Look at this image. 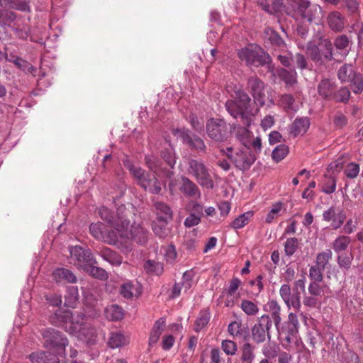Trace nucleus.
I'll use <instances>...</instances> for the list:
<instances>
[{
    "label": "nucleus",
    "mask_w": 363,
    "mask_h": 363,
    "mask_svg": "<svg viewBox=\"0 0 363 363\" xmlns=\"http://www.w3.org/2000/svg\"><path fill=\"white\" fill-rule=\"evenodd\" d=\"M103 259L113 265H120L122 263V257L116 252L109 248H104L100 252Z\"/></svg>",
    "instance_id": "4c0bfd02"
},
{
    "label": "nucleus",
    "mask_w": 363,
    "mask_h": 363,
    "mask_svg": "<svg viewBox=\"0 0 363 363\" xmlns=\"http://www.w3.org/2000/svg\"><path fill=\"white\" fill-rule=\"evenodd\" d=\"M278 76L287 85H293L296 82V72L295 70L289 71L286 69H281L278 72Z\"/></svg>",
    "instance_id": "de8ad7c7"
},
{
    "label": "nucleus",
    "mask_w": 363,
    "mask_h": 363,
    "mask_svg": "<svg viewBox=\"0 0 363 363\" xmlns=\"http://www.w3.org/2000/svg\"><path fill=\"white\" fill-rule=\"evenodd\" d=\"M221 349L227 355L233 356L236 354L238 347L234 341L225 340L221 342Z\"/></svg>",
    "instance_id": "0e129e2a"
},
{
    "label": "nucleus",
    "mask_w": 363,
    "mask_h": 363,
    "mask_svg": "<svg viewBox=\"0 0 363 363\" xmlns=\"http://www.w3.org/2000/svg\"><path fill=\"white\" fill-rule=\"evenodd\" d=\"M359 165L355 162L347 164L345 168L344 174L349 179L356 178L359 173Z\"/></svg>",
    "instance_id": "e2e57ef3"
},
{
    "label": "nucleus",
    "mask_w": 363,
    "mask_h": 363,
    "mask_svg": "<svg viewBox=\"0 0 363 363\" xmlns=\"http://www.w3.org/2000/svg\"><path fill=\"white\" fill-rule=\"evenodd\" d=\"M127 167L136 180L137 184L142 188L155 194L160 193L161 184L154 174L147 173L141 167L133 164H128Z\"/></svg>",
    "instance_id": "20e7f679"
},
{
    "label": "nucleus",
    "mask_w": 363,
    "mask_h": 363,
    "mask_svg": "<svg viewBox=\"0 0 363 363\" xmlns=\"http://www.w3.org/2000/svg\"><path fill=\"white\" fill-rule=\"evenodd\" d=\"M181 191L191 197L199 198L201 196V192L198 186L188 178L182 179Z\"/></svg>",
    "instance_id": "cd10ccee"
},
{
    "label": "nucleus",
    "mask_w": 363,
    "mask_h": 363,
    "mask_svg": "<svg viewBox=\"0 0 363 363\" xmlns=\"http://www.w3.org/2000/svg\"><path fill=\"white\" fill-rule=\"evenodd\" d=\"M162 157L170 168L174 167L176 163V158L174 151L171 146L162 152Z\"/></svg>",
    "instance_id": "bf43d9fd"
},
{
    "label": "nucleus",
    "mask_w": 363,
    "mask_h": 363,
    "mask_svg": "<svg viewBox=\"0 0 363 363\" xmlns=\"http://www.w3.org/2000/svg\"><path fill=\"white\" fill-rule=\"evenodd\" d=\"M352 86V91L354 94H359L363 91V76L359 72L354 74L350 82Z\"/></svg>",
    "instance_id": "4d7b16f0"
},
{
    "label": "nucleus",
    "mask_w": 363,
    "mask_h": 363,
    "mask_svg": "<svg viewBox=\"0 0 363 363\" xmlns=\"http://www.w3.org/2000/svg\"><path fill=\"white\" fill-rule=\"evenodd\" d=\"M279 295L289 309L294 308L299 311L301 309V292L296 291L291 295V289L289 284H282L279 289Z\"/></svg>",
    "instance_id": "dca6fc26"
},
{
    "label": "nucleus",
    "mask_w": 363,
    "mask_h": 363,
    "mask_svg": "<svg viewBox=\"0 0 363 363\" xmlns=\"http://www.w3.org/2000/svg\"><path fill=\"white\" fill-rule=\"evenodd\" d=\"M265 37L270 41L272 45L279 48L285 45L284 41L279 35L271 28H267L264 30Z\"/></svg>",
    "instance_id": "49530a36"
},
{
    "label": "nucleus",
    "mask_w": 363,
    "mask_h": 363,
    "mask_svg": "<svg viewBox=\"0 0 363 363\" xmlns=\"http://www.w3.org/2000/svg\"><path fill=\"white\" fill-rule=\"evenodd\" d=\"M91 234L96 239L104 240L109 244H117L119 242L118 232L113 230L106 233V229L102 223L91 224L89 227Z\"/></svg>",
    "instance_id": "f8f14e48"
},
{
    "label": "nucleus",
    "mask_w": 363,
    "mask_h": 363,
    "mask_svg": "<svg viewBox=\"0 0 363 363\" xmlns=\"http://www.w3.org/2000/svg\"><path fill=\"white\" fill-rule=\"evenodd\" d=\"M284 2H273L272 5L270 6L267 3L266 0H259L258 5L266 12L273 14L280 11L281 6Z\"/></svg>",
    "instance_id": "864d4df0"
},
{
    "label": "nucleus",
    "mask_w": 363,
    "mask_h": 363,
    "mask_svg": "<svg viewBox=\"0 0 363 363\" xmlns=\"http://www.w3.org/2000/svg\"><path fill=\"white\" fill-rule=\"evenodd\" d=\"M241 285V281L237 278L234 277L231 279L229 286L227 289L228 296L231 298V300L227 299L225 302V306L228 307H232L234 305L233 298L238 299L239 298V294H236V291L238 289L239 286Z\"/></svg>",
    "instance_id": "c756f323"
},
{
    "label": "nucleus",
    "mask_w": 363,
    "mask_h": 363,
    "mask_svg": "<svg viewBox=\"0 0 363 363\" xmlns=\"http://www.w3.org/2000/svg\"><path fill=\"white\" fill-rule=\"evenodd\" d=\"M247 89L251 93L255 106L260 108L265 104L264 84L257 77H251L247 80Z\"/></svg>",
    "instance_id": "9b49d317"
},
{
    "label": "nucleus",
    "mask_w": 363,
    "mask_h": 363,
    "mask_svg": "<svg viewBox=\"0 0 363 363\" xmlns=\"http://www.w3.org/2000/svg\"><path fill=\"white\" fill-rule=\"evenodd\" d=\"M170 220L165 219H156L152 225V230L156 235L160 238L167 237L169 233L170 229L168 227V223Z\"/></svg>",
    "instance_id": "7c9ffc66"
},
{
    "label": "nucleus",
    "mask_w": 363,
    "mask_h": 363,
    "mask_svg": "<svg viewBox=\"0 0 363 363\" xmlns=\"http://www.w3.org/2000/svg\"><path fill=\"white\" fill-rule=\"evenodd\" d=\"M239 58L248 66L259 67L269 61V56L257 45L251 44L239 50Z\"/></svg>",
    "instance_id": "7ed1b4c3"
},
{
    "label": "nucleus",
    "mask_w": 363,
    "mask_h": 363,
    "mask_svg": "<svg viewBox=\"0 0 363 363\" xmlns=\"http://www.w3.org/2000/svg\"><path fill=\"white\" fill-rule=\"evenodd\" d=\"M189 174L192 175L202 187L213 189V180L206 165L198 160H190L188 167Z\"/></svg>",
    "instance_id": "423d86ee"
},
{
    "label": "nucleus",
    "mask_w": 363,
    "mask_h": 363,
    "mask_svg": "<svg viewBox=\"0 0 363 363\" xmlns=\"http://www.w3.org/2000/svg\"><path fill=\"white\" fill-rule=\"evenodd\" d=\"M305 52L315 65L321 66L325 61H330L333 59V45L328 40H324L319 47L309 43L306 46Z\"/></svg>",
    "instance_id": "39448f33"
},
{
    "label": "nucleus",
    "mask_w": 363,
    "mask_h": 363,
    "mask_svg": "<svg viewBox=\"0 0 363 363\" xmlns=\"http://www.w3.org/2000/svg\"><path fill=\"white\" fill-rule=\"evenodd\" d=\"M336 189V180L333 177H325L322 191L325 194L333 193Z\"/></svg>",
    "instance_id": "774afa93"
},
{
    "label": "nucleus",
    "mask_w": 363,
    "mask_h": 363,
    "mask_svg": "<svg viewBox=\"0 0 363 363\" xmlns=\"http://www.w3.org/2000/svg\"><path fill=\"white\" fill-rule=\"evenodd\" d=\"M357 72L351 65L345 64L339 69L337 77L342 83L350 82Z\"/></svg>",
    "instance_id": "72a5a7b5"
},
{
    "label": "nucleus",
    "mask_w": 363,
    "mask_h": 363,
    "mask_svg": "<svg viewBox=\"0 0 363 363\" xmlns=\"http://www.w3.org/2000/svg\"><path fill=\"white\" fill-rule=\"evenodd\" d=\"M321 14V8L317 5H312L308 9L307 12L303 14V18L308 22H312L320 18Z\"/></svg>",
    "instance_id": "5fc2aeb1"
},
{
    "label": "nucleus",
    "mask_w": 363,
    "mask_h": 363,
    "mask_svg": "<svg viewBox=\"0 0 363 363\" xmlns=\"http://www.w3.org/2000/svg\"><path fill=\"white\" fill-rule=\"evenodd\" d=\"M324 269L318 266H311L309 269V277L313 281L320 282L323 280V272Z\"/></svg>",
    "instance_id": "338daca9"
},
{
    "label": "nucleus",
    "mask_w": 363,
    "mask_h": 363,
    "mask_svg": "<svg viewBox=\"0 0 363 363\" xmlns=\"http://www.w3.org/2000/svg\"><path fill=\"white\" fill-rule=\"evenodd\" d=\"M237 136L240 143L246 147L249 145L250 142L254 137L253 133L246 128H238Z\"/></svg>",
    "instance_id": "8fccbe9b"
},
{
    "label": "nucleus",
    "mask_w": 363,
    "mask_h": 363,
    "mask_svg": "<svg viewBox=\"0 0 363 363\" xmlns=\"http://www.w3.org/2000/svg\"><path fill=\"white\" fill-rule=\"evenodd\" d=\"M255 358V347L249 342L245 343L241 348L242 363H252Z\"/></svg>",
    "instance_id": "c9c22d12"
},
{
    "label": "nucleus",
    "mask_w": 363,
    "mask_h": 363,
    "mask_svg": "<svg viewBox=\"0 0 363 363\" xmlns=\"http://www.w3.org/2000/svg\"><path fill=\"white\" fill-rule=\"evenodd\" d=\"M310 125V121L307 118H296L293 123L290 133L294 137L304 134L308 129Z\"/></svg>",
    "instance_id": "bb28decb"
},
{
    "label": "nucleus",
    "mask_w": 363,
    "mask_h": 363,
    "mask_svg": "<svg viewBox=\"0 0 363 363\" xmlns=\"http://www.w3.org/2000/svg\"><path fill=\"white\" fill-rule=\"evenodd\" d=\"M351 242L350 237L346 235L338 236L333 242L332 247L334 251L339 254L342 251H345Z\"/></svg>",
    "instance_id": "58836bf2"
},
{
    "label": "nucleus",
    "mask_w": 363,
    "mask_h": 363,
    "mask_svg": "<svg viewBox=\"0 0 363 363\" xmlns=\"http://www.w3.org/2000/svg\"><path fill=\"white\" fill-rule=\"evenodd\" d=\"M128 342V338L121 332L111 333L108 341V344L111 348L123 347Z\"/></svg>",
    "instance_id": "2f4dec72"
},
{
    "label": "nucleus",
    "mask_w": 363,
    "mask_h": 363,
    "mask_svg": "<svg viewBox=\"0 0 363 363\" xmlns=\"http://www.w3.org/2000/svg\"><path fill=\"white\" fill-rule=\"evenodd\" d=\"M299 322L297 315L294 313H290L288 315V329L286 332L282 331L284 334L285 340L288 343L292 341V339L298 333Z\"/></svg>",
    "instance_id": "5701e85b"
},
{
    "label": "nucleus",
    "mask_w": 363,
    "mask_h": 363,
    "mask_svg": "<svg viewBox=\"0 0 363 363\" xmlns=\"http://www.w3.org/2000/svg\"><path fill=\"white\" fill-rule=\"evenodd\" d=\"M72 318V313L69 311L57 310L49 318L51 324L56 326L64 327L67 330L68 329V320Z\"/></svg>",
    "instance_id": "aec40b11"
},
{
    "label": "nucleus",
    "mask_w": 363,
    "mask_h": 363,
    "mask_svg": "<svg viewBox=\"0 0 363 363\" xmlns=\"http://www.w3.org/2000/svg\"><path fill=\"white\" fill-rule=\"evenodd\" d=\"M333 252L330 250L328 249L324 252H320L316 256V265L322 267V269L325 268L330 259H332Z\"/></svg>",
    "instance_id": "603ef678"
},
{
    "label": "nucleus",
    "mask_w": 363,
    "mask_h": 363,
    "mask_svg": "<svg viewBox=\"0 0 363 363\" xmlns=\"http://www.w3.org/2000/svg\"><path fill=\"white\" fill-rule=\"evenodd\" d=\"M206 134L213 141L224 142L230 135L227 123L220 118H211L206 122Z\"/></svg>",
    "instance_id": "6e6552de"
},
{
    "label": "nucleus",
    "mask_w": 363,
    "mask_h": 363,
    "mask_svg": "<svg viewBox=\"0 0 363 363\" xmlns=\"http://www.w3.org/2000/svg\"><path fill=\"white\" fill-rule=\"evenodd\" d=\"M80 340L88 345H94L97 340L96 329L90 324H87L78 334L76 335Z\"/></svg>",
    "instance_id": "b1692460"
},
{
    "label": "nucleus",
    "mask_w": 363,
    "mask_h": 363,
    "mask_svg": "<svg viewBox=\"0 0 363 363\" xmlns=\"http://www.w3.org/2000/svg\"><path fill=\"white\" fill-rule=\"evenodd\" d=\"M279 348L275 344H265L262 349V352L265 357L275 358L279 353Z\"/></svg>",
    "instance_id": "680f3d73"
},
{
    "label": "nucleus",
    "mask_w": 363,
    "mask_h": 363,
    "mask_svg": "<svg viewBox=\"0 0 363 363\" xmlns=\"http://www.w3.org/2000/svg\"><path fill=\"white\" fill-rule=\"evenodd\" d=\"M89 323L84 315L80 313H72V318L68 320V329L67 330L76 335Z\"/></svg>",
    "instance_id": "6ab92c4d"
},
{
    "label": "nucleus",
    "mask_w": 363,
    "mask_h": 363,
    "mask_svg": "<svg viewBox=\"0 0 363 363\" xmlns=\"http://www.w3.org/2000/svg\"><path fill=\"white\" fill-rule=\"evenodd\" d=\"M164 327H165V320L163 318H160L155 323V324L150 331V337H149V346L150 347L154 346L158 342L160 337L164 329Z\"/></svg>",
    "instance_id": "a878e982"
},
{
    "label": "nucleus",
    "mask_w": 363,
    "mask_h": 363,
    "mask_svg": "<svg viewBox=\"0 0 363 363\" xmlns=\"http://www.w3.org/2000/svg\"><path fill=\"white\" fill-rule=\"evenodd\" d=\"M49 356L54 357L48 352H35L30 354L29 359L32 363H49V361L52 359L48 358Z\"/></svg>",
    "instance_id": "09e8293b"
},
{
    "label": "nucleus",
    "mask_w": 363,
    "mask_h": 363,
    "mask_svg": "<svg viewBox=\"0 0 363 363\" xmlns=\"http://www.w3.org/2000/svg\"><path fill=\"white\" fill-rule=\"evenodd\" d=\"M65 298V303L67 306L74 307L79 298V291L77 287L74 286L68 287Z\"/></svg>",
    "instance_id": "a19ab883"
},
{
    "label": "nucleus",
    "mask_w": 363,
    "mask_h": 363,
    "mask_svg": "<svg viewBox=\"0 0 363 363\" xmlns=\"http://www.w3.org/2000/svg\"><path fill=\"white\" fill-rule=\"evenodd\" d=\"M70 263L77 268L83 270H89V264L96 263L93 261V257L89 250H84L80 246H74L69 248Z\"/></svg>",
    "instance_id": "1a4fd4ad"
},
{
    "label": "nucleus",
    "mask_w": 363,
    "mask_h": 363,
    "mask_svg": "<svg viewBox=\"0 0 363 363\" xmlns=\"http://www.w3.org/2000/svg\"><path fill=\"white\" fill-rule=\"evenodd\" d=\"M335 91V84L328 79H323L318 86V92L324 99H331Z\"/></svg>",
    "instance_id": "c85d7f7f"
},
{
    "label": "nucleus",
    "mask_w": 363,
    "mask_h": 363,
    "mask_svg": "<svg viewBox=\"0 0 363 363\" xmlns=\"http://www.w3.org/2000/svg\"><path fill=\"white\" fill-rule=\"evenodd\" d=\"M279 103V105L287 112L296 111L294 98L291 94L282 95Z\"/></svg>",
    "instance_id": "c03bdc74"
},
{
    "label": "nucleus",
    "mask_w": 363,
    "mask_h": 363,
    "mask_svg": "<svg viewBox=\"0 0 363 363\" xmlns=\"http://www.w3.org/2000/svg\"><path fill=\"white\" fill-rule=\"evenodd\" d=\"M211 318L210 312L207 310L201 311L194 323V330L198 333L205 328Z\"/></svg>",
    "instance_id": "ea45409f"
},
{
    "label": "nucleus",
    "mask_w": 363,
    "mask_h": 363,
    "mask_svg": "<svg viewBox=\"0 0 363 363\" xmlns=\"http://www.w3.org/2000/svg\"><path fill=\"white\" fill-rule=\"evenodd\" d=\"M272 327V320L269 315H263L252 328V338L257 344L265 341L266 337L271 339L269 330Z\"/></svg>",
    "instance_id": "9d476101"
},
{
    "label": "nucleus",
    "mask_w": 363,
    "mask_h": 363,
    "mask_svg": "<svg viewBox=\"0 0 363 363\" xmlns=\"http://www.w3.org/2000/svg\"><path fill=\"white\" fill-rule=\"evenodd\" d=\"M298 246V240L296 238H288L284 244V252L290 257L296 251Z\"/></svg>",
    "instance_id": "052dcab7"
},
{
    "label": "nucleus",
    "mask_w": 363,
    "mask_h": 363,
    "mask_svg": "<svg viewBox=\"0 0 363 363\" xmlns=\"http://www.w3.org/2000/svg\"><path fill=\"white\" fill-rule=\"evenodd\" d=\"M323 218L325 221L330 223L333 229L337 230L344 223L346 215L340 208L331 206L323 212Z\"/></svg>",
    "instance_id": "f3484780"
},
{
    "label": "nucleus",
    "mask_w": 363,
    "mask_h": 363,
    "mask_svg": "<svg viewBox=\"0 0 363 363\" xmlns=\"http://www.w3.org/2000/svg\"><path fill=\"white\" fill-rule=\"evenodd\" d=\"M121 295L127 299H133L134 297H138L140 295V287L138 283L127 281L123 283L120 287Z\"/></svg>",
    "instance_id": "412c9836"
},
{
    "label": "nucleus",
    "mask_w": 363,
    "mask_h": 363,
    "mask_svg": "<svg viewBox=\"0 0 363 363\" xmlns=\"http://www.w3.org/2000/svg\"><path fill=\"white\" fill-rule=\"evenodd\" d=\"M105 315L108 320L113 321L120 320L123 318V310L121 306L113 304L106 308Z\"/></svg>",
    "instance_id": "473e14b6"
},
{
    "label": "nucleus",
    "mask_w": 363,
    "mask_h": 363,
    "mask_svg": "<svg viewBox=\"0 0 363 363\" xmlns=\"http://www.w3.org/2000/svg\"><path fill=\"white\" fill-rule=\"evenodd\" d=\"M144 269L147 273L160 275L163 272V265L160 262L147 260L144 264Z\"/></svg>",
    "instance_id": "3c124183"
},
{
    "label": "nucleus",
    "mask_w": 363,
    "mask_h": 363,
    "mask_svg": "<svg viewBox=\"0 0 363 363\" xmlns=\"http://www.w3.org/2000/svg\"><path fill=\"white\" fill-rule=\"evenodd\" d=\"M226 150L228 157L241 170H247L255 161V157L251 152L239 151L233 155L232 147H227Z\"/></svg>",
    "instance_id": "4468645a"
},
{
    "label": "nucleus",
    "mask_w": 363,
    "mask_h": 363,
    "mask_svg": "<svg viewBox=\"0 0 363 363\" xmlns=\"http://www.w3.org/2000/svg\"><path fill=\"white\" fill-rule=\"evenodd\" d=\"M174 135L180 139L184 144L199 151L205 152L206 146L204 141L196 135H191L189 130L186 129H174Z\"/></svg>",
    "instance_id": "ddd939ff"
},
{
    "label": "nucleus",
    "mask_w": 363,
    "mask_h": 363,
    "mask_svg": "<svg viewBox=\"0 0 363 363\" xmlns=\"http://www.w3.org/2000/svg\"><path fill=\"white\" fill-rule=\"evenodd\" d=\"M45 340L44 345L46 348L52 350L53 354H60L65 352V346L68 345V340L59 331L52 328H48L43 332Z\"/></svg>",
    "instance_id": "0eeeda50"
},
{
    "label": "nucleus",
    "mask_w": 363,
    "mask_h": 363,
    "mask_svg": "<svg viewBox=\"0 0 363 363\" xmlns=\"http://www.w3.org/2000/svg\"><path fill=\"white\" fill-rule=\"evenodd\" d=\"M289 148L285 145H278L272 152V159L277 162L282 160L288 154Z\"/></svg>",
    "instance_id": "13d9d810"
},
{
    "label": "nucleus",
    "mask_w": 363,
    "mask_h": 363,
    "mask_svg": "<svg viewBox=\"0 0 363 363\" xmlns=\"http://www.w3.org/2000/svg\"><path fill=\"white\" fill-rule=\"evenodd\" d=\"M287 4L291 6L301 17L307 12L308 9L312 6L307 0H286Z\"/></svg>",
    "instance_id": "f704fd0d"
},
{
    "label": "nucleus",
    "mask_w": 363,
    "mask_h": 363,
    "mask_svg": "<svg viewBox=\"0 0 363 363\" xmlns=\"http://www.w3.org/2000/svg\"><path fill=\"white\" fill-rule=\"evenodd\" d=\"M264 310L271 315L277 330L281 321V306L276 300L269 301L264 306Z\"/></svg>",
    "instance_id": "4be33fe9"
},
{
    "label": "nucleus",
    "mask_w": 363,
    "mask_h": 363,
    "mask_svg": "<svg viewBox=\"0 0 363 363\" xmlns=\"http://www.w3.org/2000/svg\"><path fill=\"white\" fill-rule=\"evenodd\" d=\"M128 213L129 211L124 206H121L118 208L116 216H114L111 210L104 206L100 208L99 211L101 218L110 224L111 227L114 229V231H116V224L121 226V219L118 218V213L119 216L123 218L122 220H124L127 219Z\"/></svg>",
    "instance_id": "2eb2a0df"
},
{
    "label": "nucleus",
    "mask_w": 363,
    "mask_h": 363,
    "mask_svg": "<svg viewBox=\"0 0 363 363\" xmlns=\"http://www.w3.org/2000/svg\"><path fill=\"white\" fill-rule=\"evenodd\" d=\"M120 219L122 217L118 216ZM130 220L128 219L121 220V226L118 224L116 225V230L118 232L120 243L126 242L133 239L138 243L144 245L147 241L148 232L140 225H132L130 230H128Z\"/></svg>",
    "instance_id": "f03ea898"
},
{
    "label": "nucleus",
    "mask_w": 363,
    "mask_h": 363,
    "mask_svg": "<svg viewBox=\"0 0 363 363\" xmlns=\"http://www.w3.org/2000/svg\"><path fill=\"white\" fill-rule=\"evenodd\" d=\"M155 208L157 215L156 219L172 220V213L170 208L162 202H156Z\"/></svg>",
    "instance_id": "e433bc0d"
},
{
    "label": "nucleus",
    "mask_w": 363,
    "mask_h": 363,
    "mask_svg": "<svg viewBox=\"0 0 363 363\" xmlns=\"http://www.w3.org/2000/svg\"><path fill=\"white\" fill-rule=\"evenodd\" d=\"M240 308L247 315L249 316H255L259 313V307L257 305L247 299L242 300Z\"/></svg>",
    "instance_id": "37998d69"
},
{
    "label": "nucleus",
    "mask_w": 363,
    "mask_h": 363,
    "mask_svg": "<svg viewBox=\"0 0 363 363\" xmlns=\"http://www.w3.org/2000/svg\"><path fill=\"white\" fill-rule=\"evenodd\" d=\"M283 204L280 202L276 203L272 205L271 210L267 213L265 221L267 223H271L273 220L277 218L279 216V213L282 209Z\"/></svg>",
    "instance_id": "69168bd1"
},
{
    "label": "nucleus",
    "mask_w": 363,
    "mask_h": 363,
    "mask_svg": "<svg viewBox=\"0 0 363 363\" xmlns=\"http://www.w3.org/2000/svg\"><path fill=\"white\" fill-rule=\"evenodd\" d=\"M52 278L56 282L75 283L76 276L68 269L58 268L52 272Z\"/></svg>",
    "instance_id": "393cba45"
},
{
    "label": "nucleus",
    "mask_w": 363,
    "mask_h": 363,
    "mask_svg": "<svg viewBox=\"0 0 363 363\" xmlns=\"http://www.w3.org/2000/svg\"><path fill=\"white\" fill-rule=\"evenodd\" d=\"M253 213L251 211H248L246 213H244L243 214L240 215L238 218H236L230 224V227L234 229H240L243 228L245 225H246L250 218L252 217Z\"/></svg>",
    "instance_id": "a18cd8bd"
},
{
    "label": "nucleus",
    "mask_w": 363,
    "mask_h": 363,
    "mask_svg": "<svg viewBox=\"0 0 363 363\" xmlns=\"http://www.w3.org/2000/svg\"><path fill=\"white\" fill-rule=\"evenodd\" d=\"M327 23L329 28L335 32H341L344 30L347 19L345 16L337 11H334L328 13L327 16Z\"/></svg>",
    "instance_id": "a211bd4d"
},
{
    "label": "nucleus",
    "mask_w": 363,
    "mask_h": 363,
    "mask_svg": "<svg viewBox=\"0 0 363 363\" xmlns=\"http://www.w3.org/2000/svg\"><path fill=\"white\" fill-rule=\"evenodd\" d=\"M350 89L347 87L344 86L337 91H334L330 99L337 103L347 104L350 100Z\"/></svg>",
    "instance_id": "79ce46f5"
},
{
    "label": "nucleus",
    "mask_w": 363,
    "mask_h": 363,
    "mask_svg": "<svg viewBox=\"0 0 363 363\" xmlns=\"http://www.w3.org/2000/svg\"><path fill=\"white\" fill-rule=\"evenodd\" d=\"M236 100H228L225 107L228 112L235 118L240 117L244 125H250L252 116L259 111L260 107L252 106L251 99L247 93L242 90L235 92Z\"/></svg>",
    "instance_id": "f257e3e1"
},
{
    "label": "nucleus",
    "mask_w": 363,
    "mask_h": 363,
    "mask_svg": "<svg viewBox=\"0 0 363 363\" xmlns=\"http://www.w3.org/2000/svg\"><path fill=\"white\" fill-rule=\"evenodd\" d=\"M16 18L15 13L8 10H0V24L10 26Z\"/></svg>",
    "instance_id": "6e6d98bb"
}]
</instances>
